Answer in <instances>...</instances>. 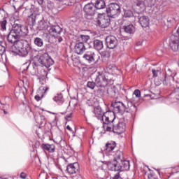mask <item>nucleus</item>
<instances>
[{
    "mask_svg": "<svg viewBox=\"0 0 179 179\" xmlns=\"http://www.w3.org/2000/svg\"><path fill=\"white\" fill-rule=\"evenodd\" d=\"M54 101H56L58 104H62L64 103V96H62V94H57L54 98Z\"/></svg>",
    "mask_w": 179,
    "mask_h": 179,
    "instance_id": "nucleus-31",
    "label": "nucleus"
},
{
    "mask_svg": "<svg viewBox=\"0 0 179 179\" xmlns=\"http://www.w3.org/2000/svg\"><path fill=\"white\" fill-rule=\"evenodd\" d=\"M107 93L109 97H111L112 99H114V97L117 96V92H115V90L114 88H108L107 90Z\"/></svg>",
    "mask_w": 179,
    "mask_h": 179,
    "instance_id": "nucleus-35",
    "label": "nucleus"
},
{
    "mask_svg": "<svg viewBox=\"0 0 179 179\" xmlns=\"http://www.w3.org/2000/svg\"><path fill=\"white\" fill-rule=\"evenodd\" d=\"M30 64H31L30 62H27L22 64V69H24V71H27V69H29V66H30Z\"/></svg>",
    "mask_w": 179,
    "mask_h": 179,
    "instance_id": "nucleus-39",
    "label": "nucleus"
},
{
    "mask_svg": "<svg viewBox=\"0 0 179 179\" xmlns=\"http://www.w3.org/2000/svg\"><path fill=\"white\" fill-rule=\"evenodd\" d=\"M110 73L107 72H98V75L96 77L95 82L97 87H106L108 85V80H110Z\"/></svg>",
    "mask_w": 179,
    "mask_h": 179,
    "instance_id": "nucleus-7",
    "label": "nucleus"
},
{
    "mask_svg": "<svg viewBox=\"0 0 179 179\" xmlns=\"http://www.w3.org/2000/svg\"><path fill=\"white\" fill-rule=\"evenodd\" d=\"M93 47L94 50H96V51H100L103 50V48H104V45L103 44V41L99 39H95L93 41Z\"/></svg>",
    "mask_w": 179,
    "mask_h": 179,
    "instance_id": "nucleus-23",
    "label": "nucleus"
},
{
    "mask_svg": "<svg viewBox=\"0 0 179 179\" xmlns=\"http://www.w3.org/2000/svg\"><path fill=\"white\" fill-rule=\"evenodd\" d=\"M43 97H44V94H42L41 96H40V95H36V96H35V99L36 101H40V100H41V99H43Z\"/></svg>",
    "mask_w": 179,
    "mask_h": 179,
    "instance_id": "nucleus-48",
    "label": "nucleus"
},
{
    "mask_svg": "<svg viewBox=\"0 0 179 179\" xmlns=\"http://www.w3.org/2000/svg\"><path fill=\"white\" fill-rule=\"evenodd\" d=\"M112 107H113V112H111L113 115L115 114H124V113H129L130 114H135L138 110V108L134 103V99L127 101V106H125L124 103L121 101L112 102Z\"/></svg>",
    "mask_w": 179,
    "mask_h": 179,
    "instance_id": "nucleus-2",
    "label": "nucleus"
},
{
    "mask_svg": "<svg viewBox=\"0 0 179 179\" xmlns=\"http://www.w3.org/2000/svg\"><path fill=\"white\" fill-rule=\"evenodd\" d=\"M110 16L108 15H103L98 20V24L101 27L102 29H106V27H108L110 26Z\"/></svg>",
    "mask_w": 179,
    "mask_h": 179,
    "instance_id": "nucleus-16",
    "label": "nucleus"
},
{
    "mask_svg": "<svg viewBox=\"0 0 179 179\" xmlns=\"http://www.w3.org/2000/svg\"><path fill=\"white\" fill-rule=\"evenodd\" d=\"M169 45L174 52L177 51L179 48V38L178 36L171 35L169 41Z\"/></svg>",
    "mask_w": 179,
    "mask_h": 179,
    "instance_id": "nucleus-15",
    "label": "nucleus"
},
{
    "mask_svg": "<svg viewBox=\"0 0 179 179\" xmlns=\"http://www.w3.org/2000/svg\"><path fill=\"white\" fill-rule=\"evenodd\" d=\"M171 72V70L170 69H168V71L166 74H164V78L161 80L162 82L163 83V80L164 79V76H170V75H171V73H170Z\"/></svg>",
    "mask_w": 179,
    "mask_h": 179,
    "instance_id": "nucleus-47",
    "label": "nucleus"
},
{
    "mask_svg": "<svg viewBox=\"0 0 179 179\" xmlns=\"http://www.w3.org/2000/svg\"><path fill=\"white\" fill-rule=\"evenodd\" d=\"M94 114L98 120H100L101 122L103 123V125H106L107 122L110 120H113L111 117L114 115L112 112L108 111V112H103V110L101 109V107L96 106L94 109Z\"/></svg>",
    "mask_w": 179,
    "mask_h": 179,
    "instance_id": "nucleus-6",
    "label": "nucleus"
},
{
    "mask_svg": "<svg viewBox=\"0 0 179 179\" xmlns=\"http://www.w3.org/2000/svg\"><path fill=\"white\" fill-rule=\"evenodd\" d=\"M96 176L98 178L106 179V171L104 169H99L96 171Z\"/></svg>",
    "mask_w": 179,
    "mask_h": 179,
    "instance_id": "nucleus-34",
    "label": "nucleus"
},
{
    "mask_svg": "<svg viewBox=\"0 0 179 179\" xmlns=\"http://www.w3.org/2000/svg\"><path fill=\"white\" fill-rule=\"evenodd\" d=\"M69 118H72V113H69V115H66L65 120H69Z\"/></svg>",
    "mask_w": 179,
    "mask_h": 179,
    "instance_id": "nucleus-52",
    "label": "nucleus"
},
{
    "mask_svg": "<svg viewBox=\"0 0 179 179\" xmlns=\"http://www.w3.org/2000/svg\"><path fill=\"white\" fill-rule=\"evenodd\" d=\"M131 167L129 160L121 159L118 162H111L108 163V169L110 171H128Z\"/></svg>",
    "mask_w": 179,
    "mask_h": 179,
    "instance_id": "nucleus-4",
    "label": "nucleus"
},
{
    "mask_svg": "<svg viewBox=\"0 0 179 179\" xmlns=\"http://www.w3.org/2000/svg\"><path fill=\"white\" fill-rule=\"evenodd\" d=\"M41 148L43 150H47L49 153H54L55 152V145L52 144H42Z\"/></svg>",
    "mask_w": 179,
    "mask_h": 179,
    "instance_id": "nucleus-24",
    "label": "nucleus"
},
{
    "mask_svg": "<svg viewBox=\"0 0 179 179\" xmlns=\"http://www.w3.org/2000/svg\"><path fill=\"white\" fill-rule=\"evenodd\" d=\"M38 179H47V173H41Z\"/></svg>",
    "mask_w": 179,
    "mask_h": 179,
    "instance_id": "nucleus-44",
    "label": "nucleus"
},
{
    "mask_svg": "<svg viewBox=\"0 0 179 179\" xmlns=\"http://www.w3.org/2000/svg\"><path fill=\"white\" fill-rule=\"evenodd\" d=\"M13 2H14V5H20L23 0H13Z\"/></svg>",
    "mask_w": 179,
    "mask_h": 179,
    "instance_id": "nucleus-49",
    "label": "nucleus"
},
{
    "mask_svg": "<svg viewBox=\"0 0 179 179\" xmlns=\"http://www.w3.org/2000/svg\"><path fill=\"white\" fill-rule=\"evenodd\" d=\"M34 43L36 47H43L44 45V41L39 37L34 38Z\"/></svg>",
    "mask_w": 179,
    "mask_h": 179,
    "instance_id": "nucleus-32",
    "label": "nucleus"
},
{
    "mask_svg": "<svg viewBox=\"0 0 179 179\" xmlns=\"http://www.w3.org/2000/svg\"><path fill=\"white\" fill-rule=\"evenodd\" d=\"M124 17H134V12L131 10H125L124 13Z\"/></svg>",
    "mask_w": 179,
    "mask_h": 179,
    "instance_id": "nucleus-36",
    "label": "nucleus"
},
{
    "mask_svg": "<svg viewBox=\"0 0 179 179\" xmlns=\"http://www.w3.org/2000/svg\"><path fill=\"white\" fill-rule=\"evenodd\" d=\"M134 5L140 8V9H145V8H152L155 3H153V0H144L143 1L141 0H137L134 2Z\"/></svg>",
    "mask_w": 179,
    "mask_h": 179,
    "instance_id": "nucleus-13",
    "label": "nucleus"
},
{
    "mask_svg": "<svg viewBox=\"0 0 179 179\" xmlns=\"http://www.w3.org/2000/svg\"><path fill=\"white\" fill-rule=\"evenodd\" d=\"M152 72L154 78H157V75L159 73V70L152 69Z\"/></svg>",
    "mask_w": 179,
    "mask_h": 179,
    "instance_id": "nucleus-45",
    "label": "nucleus"
},
{
    "mask_svg": "<svg viewBox=\"0 0 179 179\" xmlns=\"http://www.w3.org/2000/svg\"><path fill=\"white\" fill-rule=\"evenodd\" d=\"M117 146V143L114 141L108 142L105 146V152H113L115 147Z\"/></svg>",
    "mask_w": 179,
    "mask_h": 179,
    "instance_id": "nucleus-26",
    "label": "nucleus"
},
{
    "mask_svg": "<svg viewBox=\"0 0 179 179\" xmlns=\"http://www.w3.org/2000/svg\"><path fill=\"white\" fill-rule=\"evenodd\" d=\"M47 6H48V9H50L51 10L54 9V8H55V4H54V3H52V1H48Z\"/></svg>",
    "mask_w": 179,
    "mask_h": 179,
    "instance_id": "nucleus-40",
    "label": "nucleus"
},
{
    "mask_svg": "<svg viewBox=\"0 0 179 179\" xmlns=\"http://www.w3.org/2000/svg\"><path fill=\"white\" fill-rule=\"evenodd\" d=\"M123 29L127 34H134V33H135V27L133 24L124 26Z\"/></svg>",
    "mask_w": 179,
    "mask_h": 179,
    "instance_id": "nucleus-29",
    "label": "nucleus"
},
{
    "mask_svg": "<svg viewBox=\"0 0 179 179\" xmlns=\"http://www.w3.org/2000/svg\"><path fill=\"white\" fill-rule=\"evenodd\" d=\"M35 120L36 121V123L41 127H43V125H45V124H47V121L45 120V116L43 115L35 117Z\"/></svg>",
    "mask_w": 179,
    "mask_h": 179,
    "instance_id": "nucleus-27",
    "label": "nucleus"
},
{
    "mask_svg": "<svg viewBox=\"0 0 179 179\" xmlns=\"http://www.w3.org/2000/svg\"><path fill=\"white\" fill-rule=\"evenodd\" d=\"M134 96H136V97H137V99H139V97H141V90H134Z\"/></svg>",
    "mask_w": 179,
    "mask_h": 179,
    "instance_id": "nucleus-43",
    "label": "nucleus"
},
{
    "mask_svg": "<svg viewBox=\"0 0 179 179\" xmlns=\"http://www.w3.org/2000/svg\"><path fill=\"white\" fill-rule=\"evenodd\" d=\"M33 8H34V5L31 6V9H33Z\"/></svg>",
    "mask_w": 179,
    "mask_h": 179,
    "instance_id": "nucleus-59",
    "label": "nucleus"
},
{
    "mask_svg": "<svg viewBox=\"0 0 179 179\" xmlns=\"http://www.w3.org/2000/svg\"><path fill=\"white\" fill-rule=\"evenodd\" d=\"M13 8H14V9H16V6H15V5H13Z\"/></svg>",
    "mask_w": 179,
    "mask_h": 179,
    "instance_id": "nucleus-60",
    "label": "nucleus"
},
{
    "mask_svg": "<svg viewBox=\"0 0 179 179\" xmlns=\"http://www.w3.org/2000/svg\"><path fill=\"white\" fill-rule=\"evenodd\" d=\"M53 142L59 145L60 148H66L67 146L66 141H65V137L63 134H58L53 140Z\"/></svg>",
    "mask_w": 179,
    "mask_h": 179,
    "instance_id": "nucleus-17",
    "label": "nucleus"
},
{
    "mask_svg": "<svg viewBox=\"0 0 179 179\" xmlns=\"http://www.w3.org/2000/svg\"><path fill=\"white\" fill-rule=\"evenodd\" d=\"M15 43V48L18 51V55L20 57H27L30 50H31V46L29 45V41L21 39Z\"/></svg>",
    "mask_w": 179,
    "mask_h": 179,
    "instance_id": "nucleus-5",
    "label": "nucleus"
},
{
    "mask_svg": "<svg viewBox=\"0 0 179 179\" xmlns=\"http://www.w3.org/2000/svg\"><path fill=\"white\" fill-rule=\"evenodd\" d=\"M80 38L83 41V43H87L89 41V40H90V36H87V35H80Z\"/></svg>",
    "mask_w": 179,
    "mask_h": 179,
    "instance_id": "nucleus-37",
    "label": "nucleus"
},
{
    "mask_svg": "<svg viewBox=\"0 0 179 179\" xmlns=\"http://www.w3.org/2000/svg\"><path fill=\"white\" fill-rule=\"evenodd\" d=\"M7 24L8 20H6V17H3L1 20H0V27L1 28L2 31H5V30H6Z\"/></svg>",
    "mask_w": 179,
    "mask_h": 179,
    "instance_id": "nucleus-33",
    "label": "nucleus"
},
{
    "mask_svg": "<svg viewBox=\"0 0 179 179\" xmlns=\"http://www.w3.org/2000/svg\"><path fill=\"white\" fill-rule=\"evenodd\" d=\"M3 111L4 114H8V112H6V110H3Z\"/></svg>",
    "mask_w": 179,
    "mask_h": 179,
    "instance_id": "nucleus-58",
    "label": "nucleus"
},
{
    "mask_svg": "<svg viewBox=\"0 0 179 179\" xmlns=\"http://www.w3.org/2000/svg\"><path fill=\"white\" fill-rule=\"evenodd\" d=\"M70 22H78V17H70Z\"/></svg>",
    "mask_w": 179,
    "mask_h": 179,
    "instance_id": "nucleus-51",
    "label": "nucleus"
},
{
    "mask_svg": "<svg viewBox=\"0 0 179 179\" xmlns=\"http://www.w3.org/2000/svg\"><path fill=\"white\" fill-rule=\"evenodd\" d=\"M114 161L113 162H118L117 160H122L124 159V154L121 150H117L114 154Z\"/></svg>",
    "mask_w": 179,
    "mask_h": 179,
    "instance_id": "nucleus-30",
    "label": "nucleus"
},
{
    "mask_svg": "<svg viewBox=\"0 0 179 179\" xmlns=\"http://www.w3.org/2000/svg\"><path fill=\"white\" fill-rule=\"evenodd\" d=\"M167 22L171 23V24H173V23H176V19L175 18H171V17H168Z\"/></svg>",
    "mask_w": 179,
    "mask_h": 179,
    "instance_id": "nucleus-46",
    "label": "nucleus"
},
{
    "mask_svg": "<svg viewBox=\"0 0 179 179\" xmlns=\"http://www.w3.org/2000/svg\"><path fill=\"white\" fill-rule=\"evenodd\" d=\"M5 46L2 45V42L0 43V55H3V52H5Z\"/></svg>",
    "mask_w": 179,
    "mask_h": 179,
    "instance_id": "nucleus-42",
    "label": "nucleus"
},
{
    "mask_svg": "<svg viewBox=\"0 0 179 179\" xmlns=\"http://www.w3.org/2000/svg\"><path fill=\"white\" fill-rule=\"evenodd\" d=\"M86 51V46H85V43L83 42H78L76 43L75 45V52L78 54V55H81Z\"/></svg>",
    "mask_w": 179,
    "mask_h": 179,
    "instance_id": "nucleus-20",
    "label": "nucleus"
},
{
    "mask_svg": "<svg viewBox=\"0 0 179 179\" xmlns=\"http://www.w3.org/2000/svg\"><path fill=\"white\" fill-rule=\"evenodd\" d=\"M111 119L108 120V122L103 125V128L106 129L108 132H113L114 134H117V135H120L125 131V122H119L117 124H114V120H115V115H112Z\"/></svg>",
    "mask_w": 179,
    "mask_h": 179,
    "instance_id": "nucleus-3",
    "label": "nucleus"
},
{
    "mask_svg": "<svg viewBox=\"0 0 179 179\" xmlns=\"http://www.w3.org/2000/svg\"><path fill=\"white\" fill-rule=\"evenodd\" d=\"M122 171H117V173H116L114 176L113 177V179H122L121 178V173Z\"/></svg>",
    "mask_w": 179,
    "mask_h": 179,
    "instance_id": "nucleus-41",
    "label": "nucleus"
},
{
    "mask_svg": "<svg viewBox=\"0 0 179 179\" xmlns=\"http://www.w3.org/2000/svg\"><path fill=\"white\" fill-rule=\"evenodd\" d=\"M38 5H43L44 3V0H38Z\"/></svg>",
    "mask_w": 179,
    "mask_h": 179,
    "instance_id": "nucleus-53",
    "label": "nucleus"
},
{
    "mask_svg": "<svg viewBox=\"0 0 179 179\" xmlns=\"http://www.w3.org/2000/svg\"><path fill=\"white\" fill-rule=\"evenodd\" d=\"M176 79V76H173L171 74L169 76H165L163 80V85H164V86L170 85L173 89H179V79Z\"/></svg>",
    "mask_w": 179,
    "mask_h": 179,
    "instance_id": "nucleus-10",
    "label": "nucleus"
},
{
    "mask_svg": "<svg viewBox=\"0 0 179 179\" xmlns=\"http://www.w3.org/2000/svg\"><path fill=\"white\" fill-rule=\"evenodd\" d=\"M58 1H62V0H58Z\"/></svg>",
    "mask_w": 179,
    "mask_h": 179,
    "instance_id": "nucleus-63",
    "label": "nucleus"
},
{
    "mask_svg": "<svg viewBox=\"0 0 179 179\" xmlns=\"http://www.w3.org/2000/svg\"><path fill=\"white\" fill-rule=\"evenodd\" d=\"M38 62L45 68H50V66L54 65V60L48 55V53H44L41 55Z\"/></svg>",
    "mask_w": 179,
    "mask_h": 179,
    "instance_id": "nucleus-11",
    "label": "nucleus"
},
{
    "mask_svg": "<svg viewBox=\"0 0 179 179\" xmlns=\"http://www.w3.org/2000/svg\"><path fill=\"white\" fill-rule=\"evenodd\" d=\"M83 10L86 16H94L96 15V7L93 3H89L84 6Z\"/></svg>",
    "mask_w": 179,
    "mask_h": 179,
    "instance_id": "nucleus-14",
    "label": "nucleus"
},
{
    "mask_svg": "<svg viewBox=\"0 0 179 179\" xmlns=\"http://www.w3.org/2000/svg\"><path fill=\"white\" fill-rule=\"evenodd\" d=\"M37 29L38 30H47L48 29V22L44 20L39 21L38 22Z\"/></svg>",
    "mask_w": 179,
    "mask_h": 179,
    "instance_id": "nucleus-28",
    "label": "nucleus"
},
{
    "mask_svg": "<svg viewBox=\"0 0 179 179\" xmlns=\"http://www.w3.org/2000/svg\"><path fill=\"white\" fill-rule=\"evenodd\" d=\"M63 29L59 25L51 26L49 29V34L54 37L58 43H62L64 34H62Z\"/></svg>",
    "mask_w": 179,
    "mask_h": 179,
    "instance_id": "nucleus-8",
    "label": "nucleus"
},
{
    "mask_svg": "<svg viewBox=\"0 0 179 179\" xmlns=\"http://www.w3.org/2000/svg\"><path fill=\"white\" fill-rule=\"evenodd\" d=\"M87 87H89V89H92L93 90V89H94V87H96V81H95V83L93 81L87 82Z\"/></svg>",
    "mask_w": 179,
    "mask_h": 179,
    "instance_id": "nucleus-38",
    "label": "nucleus"
},
{
    "mask_svg": "<svg viewBox=\"0 0 179 179\" xmlns=\"http://www.w3.org/2000/svg\"><path fill=\"white\" fill-rule=\"evenodd\" d=\"M66 129H68V131H72V129L71 128V126H69V125L66 126Z\"/></svg>",
    "mask_w": 179,
    "mask_h": 179,
    "instance_id": "nucleus-56",
    "label": "nucleus"
},
{
    "mask_svg": "<svg viewBox=\"0 0 179 179\" xmlns=\"http://www.w3.org/2000/svg\"><path fill=\"white\" fill-rule=\"evenodd\" d=\"M66 171L69 174H76L79 171V164L75 162L67 166Z\"/></svg>",
    "mask_w": 179,
    "mask_h": 179,
    "instance_id": "nucleus-19",
    "label": "nucleus"
},
{
    "mask_svg": "<svg viewBox=\"0 0 179 179\" xmlns=\"http://www.w3.org/2000/svg\"><path fill=\"white\" fill-rule=\"evenodd\" d=\"M106 44L109 50H114L118 45V40L114 36H108L106 38Z\"/></svg>",
    "mask_w": 179,
    "mask_h": 179,
    "instance_id": "nucleus-12",
    "label": "nucleus"
},
{
    "mask_svg": "<svg viewBox=\"0 0 179 179\" xmlns=\"http://www.w3.org/2000/svg\"><path fill=\"white\" fill-rule=\"evenodd\" d=\"M83 58L88 61L90 64H93L96 61V53L92 50L87 51Z\"/></svg>",
    "mask_w": 179,
    "mask_h": 179,
    "instance_id": "nucleus-18",
    "label": "nucleus"
},
{
    "mask_svg": "<svg viewBox=\"0 0 179 179\" xmlns=\"http://www.w3.org/2000/svg\"><path fill=\"white\" fill-rule=\"evenodd\" d=\"M147 96H150V95H147Z\"/></svg>",
    "mask_w": 179,
    "mask_h": 179,
    "instance_id": "nucleus-62",
    "label": "nucleus"
},
{
    "mask_svg": "<svg viewBox=\"0 0 179 179\" xmlns=\"http://www.w3.org/2000/svg\"><path fill=\"white\" fill-rule=\"evenodd\" d=\"M135 19H138L141 27H148V26H149V17L146 15H143L141 17L135 16Z\"/></svg>",
    "mask_w": 179,
    "mask_h": 179,
    "instance_id": "nucleus-21",
    "label": "nucleus"
},
{
    "mask_svg": "<svg viewBox=\"0 0 179 179\" xmlns=\"http://www.w3.org/2000/svg\"><path fill=\"white\" fill-rule=\"evenodd\" d=\"M15 13H18L17 11H15Z\"/></svg>",
    "mask_w": 179,
    "mask_h": 179,
    "instance_id": "nucleus-61",
    "label": "nucleus"
},
{
    "mask_svg": "<svg viewBox=\"0 0 179 179\" xmlns=\"http://www.w3.org/2000/svg\"><path fill=\"white\" fill-rule=\"evenodd\" d=\"M131 38V36H124V40H129Z\"/></svg>",
    "mask_w": 179,
    "mask_h": 179,
    "instance_id": "nucleus-57",
    "label": "nucleus"
},
{
    "mask_svg": "<svg viewBox=\"0 0 179 179\" xmlns=\"http://www.w3.org/2000/svg\"><path fill=\"white\" fill-rule=\"evenodd\" d=\"M27 34H29V27L22 26V24H17L16 21H15L12 30L10 31L7 36V40L8 43L13 44L16 43V41H19L20 37H24Z\"/></svg>",
    "mask_w": 179,
    "mask_h": 179,
    "instance_id": "nucleus-1",
    "label": "nucleus"
},
{
    "mask_svg": "<svg viewBox=\"0 0 179 179\" xmlns=\"http://www.w3.org/2000/svg\"><path fill=\"white\" fill-rule=\"evenodd\" d=\"M48 89H50L48 87H44L43 88V90H44V93H46L47 90H48Z\"/></svg>",
    "mask_w": 179,
    "mask_h": 179,
    "instance_id": "nucleus-54",
    "label": "nucleus"
},
{
    "mask_svg": "<svg viewBox=\"0 0 179 179\" xmlns=\"http://www.w3.org/2000/svg\"><path fill=\"white\" fill-rule=\"evenodd\" d=\"M92 3L94 4L95 9H105L106 1L104 0H91Z\"/></svg>",
    "mask_w": 179,
    "mask_h": 179,
    "instance_id": "nucleus-22",
    "label": "nucleus"
},
{
    "mask_svg": "<svg viewBox=\"0 0 179 179\" xmlns=\"http://www.w3.org/2000/svg\"><path fill=\"white\" fill-rule=\"evenodd\" d=\"M20 178L26 179V177H27V175L22 172L20 173Z\"/></svg>",
    "mask_w": 179,
    "mask_h": 179,
    "instance_id": "nucleus-50",
    "label": "nucleus"
},
{
    "mask_svg": "<svg viewBox=\"0 0 179 179\" xmlns=\"http://www.w3.org/2000/svg\"><path fill=\"white\" fill-rule=\"evenodd\" d=\"M162 50H157V55H162Z\"/></svg>",
    "mask_w": 179,
    "mask_h": 179,
    "instance_id": "nucleus-55",
    "label": "nucleus"
},
{
    "mask_svg": "<svg viewBox=\"0 0 179 179\" xmlns=\"http://www.w3.org/2000/svg\"><path fill=\"white\" fill-rule=\"evenodd\" d=\"M36 19H37V14L33 13L27 19V22L29 26H34L36 24Z\"/></svg>",
    "mask_w": 179,
    "mask_h": 179,
    "instance_id": "nucleus-25",
    "label": "nucleus"
},
{
    "mask_svg": "<svg viewBox=\"0 0 179 179\" xmlns=\"http://www.w3.org/2000/svg\"><path fill=\"white\" fill-rule=\"evenodd\" d=\"M106 13L109 17H117L121 13V7L115 3H110L106 8Z\"/></svg>",
    "mask_w": 179,
    "mask_h": 179,
    "instance_id": "nucleus-9",
    "label": "nucleus"
}]
</instances>
